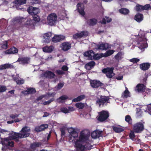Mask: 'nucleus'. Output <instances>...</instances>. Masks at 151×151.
Segmentation results:
<instances>
[{
	"mask_svg": "<svg viewBox=\"0 0 151 151\" xmlns=\"http://www.w3.org/2000/svg\"><path fill=\"white\" fill-rule=\"evenodd\" d=\"M90 133L87 130H83L80 133L79 139L75 142L76 151H84L90 150L92 147L87 141L89 139Z\"/></svg>",
	"mask_w": 151,
	"mask_h": 151,
	"instance_id": "obj_1",
	"label": "nucleus"
},
{
	"mask_svg": "<svg viewBox=\"0 0 151 151\" xmlns=\"http://www.w3.org/2000/svg\"><path fill=\"white\" fill-rule=\"evenodd\" d=\"M147 40L145 37V34L144 32L139 34L136 38V41L137 42L139 48L141 49L147 47Z\"/></svg>",
	"mask_w": 151,
	"mask_h": 151,
	"instance_id": "obj_2",
	"label": "nucleus"
},
{
	"mask_svg": "<svg viewBox=\"0 0 151 151\" xmlns=\"http://www.w3.org/2000/svg\"><path fill=\"white\" fill-rule=\"evenodd\" d=\"M111 99L108 96H101L100 98H98L96 101V104L99 105V106H104L107 105L108 104H110V99Z\"/></svg>",
	"mask_w": 151,
	"mask_h": 151,
	"instance_id": "obj_3",
	"label": "nucleus"
},
{
	"mask_svg": "<svg viewBox=\"0 0 151 151\" xmlns=\"http://www.w3.org/2000/svg\"><path fill=\"white\" fill-rule=\"evenodd\" d=\"M145 129L144 124L141 122H139L134 124L133 126L132 129L135 133H141Z\"/></svg>",
	"mask_w": 151,
	"mask_h": 151,
	"instance_id": "obj_4",
	"label": "nucleus"
},
{
	"mask_svg": "<svg viewBox=\"0 0 151 151\" xmlns=\"http://www.w3.org/2000/svg\"><path fill=\"white\" fill-rule=\"evenodd\" d=\"M47 19L48 25L51 26L54 25L57 19V15L55 13H51L47 16Z\"/></svg>",
	"mask_w": 151,
	"mask_h": 151,
	"instance_id": "obj_5",
	"label": "nucleus"
},
{
	"mask_svg": "<svg viewBox=\"0 0 151 151\" xmlns=\"http://www.w3.org/2000/svg\"><path fill=\"white\" fill-rule=\"evenodd\" d=\"M99 115L98 119L100 122H103L107 119L109 116V112L105 110H102L99 112Z\"/></svg>",
	"mask_w": 151,
	"mask_h": 151,
	"instance_id": "obj_6",
	"label": "nucleus"
},
{
	"mask_svg": "<svg viewBox=\"0 0 151 151\" xmlns=\"http://www.w3.org/2000/svg\"><path fill=\"white\" fill-rule=\"evenodd\" d=\"M114 68H104L102 70V72L106 74L107 78H111L114 75L113 73Z\"/></svg>",
	"mask_w": 151,
	"mask_h": 151,
	"instance_id": "obj_7",
	"label": "nucleus"
},
{
	"mask_svg": "<svg viewBox=\"0 0 151 151\" xmlns=\"http://www.w3.org/2000/svg\"><path fill=\"white\" fill-rule=\"evenodd\" d=\"M30 129L29 127L25 126L23 127L19 132L21 133L23 138L27 137L30 134Z\"/></svg>",
	"mask_w": 151,
	"mask_h": 151,
	"instance_id": "obj_8",
	"label": "nucleus"
},
{
	"mask_svg": "<svg viewBox=\"0 0 151 151\" xmlns=\"http://www.w3.org/2000/svg\"><path fill=\"white\" fill-rule=\"evenodd\" d=\"M65 38V36L63 35H55L52 40L53 42L56 43L64 40Z\"/></svg>",
	"mask_w": 151,
	"mask_h": 151,
	"instance_id": "obj_9",
	"label": "nucleus"
},
{
	"mask_svg": "<svg viewBox=\"0 0 151 151\" xmlns=\"http://www.w3.org/2000/svg\"><path fill=\"white\" fill-rule=\"evenodd\" d=\"M88 35V33L86 31H82L80 33H77L73 35V39H77L78 38H81L83 36H87Z\"/></svg>",
	"mask_w": 151,
	"mask_h": 151,
	"instance_id": "obj_10",
	"label": "nucleus"
},
{
	"mask_svg": "<svg viewBox=\"0 0 151 151\" xmlns=\"http://www.w3.org/2000/svg\"><path fill=\"white\" fill-rule=\"evenodd\" d=\"M78 11L80 14L84 16L85 14L84 12V6L82 3H78L77 4Z\"/></svg>",
	"mask_w": 151,
	"mask_h": 151,
	"instance_id": "obj_11",
	"label": "nucleus"
},
{
	"mask_svg": "<svg viewBox=\"0 0 151 151\" xmlns=\"http://www.w3.org/2000/svg\"><path fill=\"white\" fill-rule=\"evenodd\" d=\"M90 84L91 86L94 88H98L104 85V84L100 81L94 80H91L90 82Z\"/></svg>",
	"mask_w": 151,
	"mask_h": 151,
	"instance_id": "obj_12",
	"label": "nucleus"
},
{
	"mask_svg": "<svg viewBox=\"0 0 151 151\" xmlns=\"http://www.w3.org/2000/svg\"><path fill=\"white\" fill-rule=\"evenodd\" d=\"M109 48V45L106 43H102L101 44H97L96 45V49L101 50H106Z\"/></svg>",
	"mask_w": 151,
	"mask_h": 151,
	"instance_id": "obj_13",
	"label": "nucleus"
},
{
	"mask_svg": "<svg viewBox=\"0 0 151 151\" xmlns=\"http://www.w3.org/2000/svg\"><path fill=\"white\" fill-rule=\"evenodd\" d=\"M18 51L17 48L13 46L6 50L4 53L6 54H14L17 53Z\"/></svg>",
	"mask_w": 151,
	"mask_h": 151,
	"instance_id": "obj_14",
	"label": "nucleus"
},
{
	"mask_svg": "<svg viewBox=\"0 0 151 151\" xmlns=\"http://www.w3.org/2000/svg\"><path fill=\"white\" fill-rule=\"evenodd\" d=\"M48 125L47 124H43L39 126L36 127H35V130L37 132L45 130V129L48 128Z\"/></svg>",
	"mask_w": 151,
	"mask_h": 151,
	"instance_id": "obj_15",
	"label": "nucleus"
},
{
	"mask_svg": "<svg viewBox=\"0 0 151 151\" xmlns=\"http://www.w3.org/2000/svg\"><path fill=\"white\" fill-rule=\"evenodd\" d=\"M61 48L64 51H66L70 49L71 44L68 42H65L61 44Z\"/></svg>",
	"mask_w": 151,
	"mask_h": 151,
	"instance_id": "obj_16",
	"label": "nucleus"
},
{
	"mask_svg": "<svg viewBox=\"0 0 151 151\" xmlns=\"http://www.w3.org/2000/svg\"><path fill=\"white\" fill-rule=\"evenodd\" d=\"M35 25V23L33 20L28 19L24 24V26L29 29H30L33 28Z\"/></svg>",
	"mask_w": 151,
	"mask_h": 151,
	"instance_id": "obj_17",
	"label": "nucleus"
},
{
	"mask_svg": "<svg viewBox=\"0 0 151 151\" xmlns=\"http://www.w3.org/2000/svg\"><path fill=\"white\" fill-rule=\"evenodd\" d=\"M101 131L96 130L92 132L91 134V137L93 138L96 139L99 138L101 136Z\"/></svg>",
	"mask_w": 151,
	"mask_h": 151,
	"instance_id": "obj_18",
	"label": "nucleus"
},
{
	"mask_svg": "<svg viewBox=\"0 0 151 151\" xmlns=\"http://www.w3.org/2000/svg\"><path fill=\"white\" fill-rule=\"evenodd\" d=\"M150 63H145L140 64L139 68L141 70L145 71L148 70L150 68Z\"/></svg>",
	"mask_w": 151,
	"mask_h": 151,
	"instance_id": "obj_19",
	"label": "nucleus"
},
{
	"mask_svg": "<svg viewBox=\"0 0 151 151\" xmlns=\"http://www.w3.org/2000/svg\"><path fill=\"white\" fill-rule=\"evenodd\" d=\"M44 76L46 78L52 79L55 77V75L53 72L47 70L45 72Z\"/></svg>",
	"mask_w": 151,
	"mask_h": 151,
	"instance_id": "obj_20",
	"label": "nucleus"
},
{
	"mask_svg": "<svg viewBox=\"0 0 151 151\" xmlns=\"http://www.w3.org/2000/svg\"><path fill=\"white\" fill-rule=\"evenodd\" d=\"M94 52L92 50H89L85 52L83 55L85 57H88V59L90 60H93V55L92 54H94Z\"/></svg>",
	"mask_w": 151,
	"mask_h": 151,
	"instance_id": "obj_21",
	"label": "nucleus"
},
{
	"mask_svg": "<svg viewBox=\"0 0 151 151\" xmlns=\"http://www.w3.org/2000/svg\"><path fill=\"white\" fill-rule=\"evenodd\" d=\"M95 64V62L92 61L86 63L85 66V67L86 69L90 70L93 68Z\"/></svg>",
	"mask_w": 151,
	"mask_h": 151,
	"instance_id": "obj_22",
	"label": "nucleus"
},
{
	"mask_svg": "<svg viewBox=\"0 0 151 151\" xmlns=\"http://www.w3.org/2000/svg\"><path fill=\"white\" fill-rule=\"evenodd\" d=\"M97 20L95 18H92L88 20L87 23L90 26H93L97 23Z\"/></svg>",
	"mask_w": 151,
	"mask_h": 151,
	"instance_id": "obj_23",
	"label": "nucleus"
},
{
	"mask_svg": "<svg viewBox=\"0 0 151 151\" xmlns=\"http://www.w3.org/2000/svg\"><path fill=\"white\" fill-rule=\"evenodd\" d=\"M29 60V58L27 57H23L19 58L17 61L21 62V63L23 64H27L28 63Z\"/></svg>",
	"mask_w": 151,
	"mask_h": 151,
	"instance_id": "obj_24",
	"label": "nucleus"
},
{
	"mask_svg": "<svg viewBox=\"0 0 151 151\" xmlns=\"http://www.w3.org/2000/svg\"><path fill=\"white\" fill-rule=\"evenodd\" d=\"M24 19V18L20 17H16L12 19V22L14 24H20L23 21V20Z\"/></svg>",
	"mask_w": 151,
	"mask_h": 151,
	"instance_id": "obj_25",
	"label": "nucleus"
},
{
	"mask_svg": "<svg viewBox=\"0 0 151 151\" xmlns=\"http://www.w3.org/2000/svg\"><path fill=\"white\" fill-rule=\"evenodd\" d=\"M134 19L137 22H140L143 20V15L141 14L137 13L135 16Z\"/></svg>",
	"mask_w": 151,
	"mask_h": 151,
	"instance_id": "obj_26",
	"label": "nucleus"
},
{
	"mask_svg": "<svg viewBox=\"0 0 151 151\" xmlns=\"http://www.w3.org/2000/svg\"><path fill=\"white\" fill-rule=\"evenodd\" d=\"M145 86L143 84L139 83L136 87L137 91L139 92H144L145 91Z\"/></svg>",
	"mask_w": 151,
	"mask_h": 151,
	"instance_id": "obj_27",
	"label": "nucleus"
},
{
	"mask_svg": "<svg viewBox=\"0 0 151 151\" xmlns=\"http://www.w3.org/2000/svg\"><path fill=\"white\" fill-rule=\"evenodd\" d=\"M54 47L52 45L45 46L43 47V51L45 52H51L53 50Z\"/></svg>",
	"mask_w": 151,
	"mask_h": 151,
	"instance_id": "obj_28",
	"label": "nucleus"
},
{
	"mask_svg": "<svg viewBox=\"0 0 151 151\" xmlns=\"http://www.w3.org/2000/svg\"><path fill=\"white\" fill-rule=\"evenodd\" d=\"M42 145V143L40 142H34L31 144L30 147L31 149L35 150L37 147H39Z\"/></svg>",
	"mask_w": 151,
	"mask_h": 151,
	"instance_id": "obj_29",
	"label": "nucleus"
},
{
	"mask_svg": "<svg viewBox=\"0 0 151 151\" xmlns=\"http://www.w3.org/2000/svg\"><path fill=\"white\" fill-rule=\"evenodd\" d=\"M14 139H15L17 141L19 140V138H22L23 137L20 132L17 133L15 132L13 134L12 137Z\"/></svg>",
	"mask_w": 151,
	"mask_h": 151,
	"instance_id": "obj_30",
	"label": "nucleus"
},
{
	"mask_svg": "<svg viewBox=\"0 0 151 151\" xmlns=\"http://www.w3.org/2000/svg\"><path fill=\"white\" fill-rule=\"evenodd\" d=\"M119 12L122 14L126 15L129 13V10L126 8H122L119 10Z\"/></svg>",
	"mask_w": 151,
	"mask_h": 151,
	"instance_id": "obj_31",
	"label": "nucleus"
},
{
	"mask_svg": "<svg viewBox=\"0 0 151 151\" xmlns=\"http://www.w3.org/2000/svg\"><path fill=\"white\" fill-rule=\"evenodd\" d=\"M93 55V59H94V60H98L100 59L101 58L104 57V54L103 53L101 54H94Z\"/></svg>",
	"mask_w": 151,
	"mask_h": 151,
	"instance_id": "obj_32",
	"label": "nucleus"
},
{
	"mask_svg": "<svg viewBox=\"0 0 151 151\" xmlns=\"http://www.w3.org/2000/svg\"><path fill=\"white\" fill-rule=\"evenodd\" d=\"M69 132L71 136L73 137L74 138L77 137L78 136V133L75 129L73 128H71L69 130Z\"/></svg>",
	"mask_w": 151,
	"mask_h": 151,
	"instance_id": "obj_33",
	"label": "nucleus"
},
{
	"mask_svg": "<svg viewBox=\"0 0 151 151\" xmlns=\"http://www.w3.org/2000/svg\"><path fill=\"white\" fill-rule=\"evenodd\" d=\"M130 92L128 88H126V89L122 94V97L124 98H127L128 97H130Z\"/></svg>",
	"mask_w": 151,
	"mask_h": 151,
	"instance_id": "obj_34",
	"label": "nucleus"
},
{
	"mask_svg": "<svg viewBox=\"0 0 151 151\" xmlns=\"http://www.w3.org/2000/svg\"><path fill=\"white\" fill-rule=\"evenodd\" d=\"M85 98V96L84 95H81L78 96L76 98L73 99L72 100V102H76L78 101H80L84 99Z\"/></svg>",
	"mask_w": 151,
	"mask_h": 151,
	"instance_id": "obj_35",
	"label": "nucleus"
},
{
	"mask_svg": "<svg viewBox=\"0 0 151 151\" xmlns=\"http://www.w3.org/2000/svg\"><path fill=\"white\" fill-rule=\"evenodd\" d=\"M11 64L8 63L1 65H0V70H3L6 68H11Z\"/></svg>",
	"mask_w": 151,
	"mask_h": 151,
	"instance_id": "obj_36",
	"label": "nucleus"
},
{
	"mask_svg": "<svg viewBox=\"0 0 151 151\" xmlns=\"http://www.w3.org/2000/svg\"><path fill=\"white\" fill-rule=\"evenodd\" d=\"M125 120L129 124L132 125V119L129 115H127L125 116Z\"/></svg>",
	"mask_w": 151,
	"mask_h": 151,
	"instance_id": "obj_37",
	"label": "nucleus"
},
{
	"mask_svg": "<svg viewBox=\"0 0 151 151\" xmlns=\"http://www.w3.org/2000/svg\"><path fill=\"white\" fill-rule=\"evenodd\" d=\"M28 0H15L14 3L17 5H22L25 4Z\"/></svg>",
	"mask_w": 151,
	"mask_h": 151,
	"instance_id": "obj_38",
	"label": "nucleus"
},
{
	"mask_svg": "<svg viewBox=\"0 0 151 151\" xmlns=\"http://www.w3.org/2000/svg\"><path fill=\"white\" fill-rule=\"evenodd\" d=\"M135 132L133 129L130 131L129 136L130 139H132V141H134V138L135 137Z\"/></svg>",
	"mask_w": 151,
	"mask_h": 151,
	"instance_id": "obj_39",
	"label": "nucleus"
},
{
	"mask_svg": "<svg viewBox=\"0 0 151 151\" xmlns=\"http://www.w3.org/2000/svg\"><path fill=\"white\" fill-rule=\"evenodd\" d=\"M113 129L115 132L117 133H120L123 132L124 129L115 126H113Z\"/></svg>",
	"mask_w": 151,
	"mask_h": 151,
	"instance_id": "obj_40",
	"label": "nucleus"
},
{
	"mask_svg": "<svg viewBox=\"0 0 151 151\" xmlns=\"http://www.w3.org/2000/svg\"><path fill=\"white\" fill-rule=\"evenodd\" d=\"M75 106L77 108L82 109L85 106V104L84 103L81 102L77 103L75 104Z\"/></svg>",
	"mask_w": 151,
	"mask_h": 151,
	"instance_id": "obj_41",
	"label": "nucleus"
},
{
	"mask_svg": "<svg viewBox=\"0 0 151 151\" xmlns=\"http://www.w3.org/2000/svg\"><path fill=\"white\" fill-rule=\"evenodd\" d=\"M68 98V97L66 95H64L60 97L58 99V100L59 102H61V101L65 100Z\"/></svg>",
	"mask_w": 151,
	"mask_h": 151,
	"instance_id": "obj_42",
	"label": "nucleus"
},
{
	"mask_svg": "<svg viewBox=\"0 0 151 151\" xmlns=\"http://www.w3.org/2000/svg\"><path fill=\"white\" fill-rule=\"evenodd\" d=\"M29 94H32L35 93L36 91L35 88H27Z\"/></svg>",
	"mask_w": 151,
	"mask_h": 151,
	"instance_id": "obj_43",
	"label": "nucleus"
},
{
	"mask_svg": "<svg viewBox=\"0 0 151 151\" xmlns=\"http://www.w3.org/2000/svg\"><path fill=\"white\" fill-rule=\"evenodd\" d=\"M2 144L4 145L5 146L10 141V137H9L7 138H4L2 139Z\"/></svg>",
	"mask_w": 151,
	"mask_h": 151,
	"instance_id": "obj_44",
	"label": "nucleus"
},
{
	"mask_svg": "<svg viewBox=\"0 0 151 151\" xmlns=\"http://www.w3.org/2000/svg\"><path fill=\"white\" fill-rule=\"evenodd\" d=\"M114 52V50H110L107 51L105 53V55H104V57H106L109 56L112 54Z\"/></svg>",
	"mask_w": 151,
	"mask_h": 151,
	"instance_id": "obj_45",
	"label": "nucleus"
},
{
	"mask_svg": "<svg viewBox=\"0 0 151 151\" xmlns=\"http://www.w3.org/2000/svg\"><path fill=\"white\" fill-rule=\"evenodd\" d=\"M143 6L139 4H137L136 6V10L137 12H140L143 10Z\"/></svg>",
	"mask_w": 151,
	"mask_h": 151,
	"instance_id": "obj_46",
	"label": "nucleus"
},
{
	"mask_svg": "<svg viewBox=\"0 0 151 151\" xmlns=\"http://www.w3.org/2000/svg\"><path fill=\"white\" fill-rule=\"evenodd\" d=\"M39 12V9L38 8L34 7L32 15H36Z\"/></svg>",
	"mask_w": 151,
	"mask_h": 151,
	"instance_id": "obj_47",
	"label": "nucleus"
},
{
	"mask_svg": "<svg viewBox=\"0 0 151 151\" xmlns=\"http://www.w3.org/2000/svg\"><path fill=\"white\" fill-rule=\"evenodd\" d=\"M33 9H34V7L32 6H29L27 9V11L29 14L32 15Z\"/></svg>",
	"mask_w": 151,
	"mask_h": 151,
	"instance_id": "obj_48",
	"label": "nucleus"
},
{
	"mask_svg": "<svg viewBox=\"0 0 151 151\" xmlns=\"http://www.w3.org/2000/svg\"><path fill=\"white\" fill-rule=\"evenodd\" d=\"M7 89L6 87L3 85H0V93L3 92Z\"/></svg>",
	"mask_w": 151,
	"mask_h": 151,
	"instance_id": "obj_49",
	"label": "nucleus"
},
{
	"mask_svg": "<svg viewBox=\"0 0 151 151\" xmlns=\"http://www.w3.org/2000/svg\"><path fill=\"white\" fill-rule=\"evenodd\" d=\"M60 110L61 112L65 113H67L69 112V110L68 109L65 107H63L60 109Z\"/></svg>",
	"mask_w": 151,
	"mask_h": 151,
	"instance_id": "obj_50",
	"label": "nucleus"
},
{
	"mask_svg": "<svg viewBox=\"0 0 151 151\" xmlns=\"http://www.w3.org/2000/svg\"><path fill=\"white\" fill-rule=\"evenodd\" d=\"M54 100V99L53 98H52L47 101H45L43 103V104L44 105H48L52 102Z\"/></svg>",
	"mask_w": 151,
	"mask_h": 151,
	"instance_id": "obj_51",
	"label": "nucleus"
},
{
	"mask_svg": "<svg viewBox=\"0 0 151 151\" xmlns=\"http://www.w3.org/2000/svg\"><path fill=\"white\" fill-rule=\"evenodd\" d=\"M139 61V59L137 58H134L129 60V61L134 63H137Z\"/></svg>",
	"mask_w": 151,
	"mask_h": 151,
	"instance_id": "obj_52",
	"label": "nucleus"
},
{
	"mask_svg": "<svg viewBox=\"0 0 151 151\" xmlns=\"http://www.w3.org/2000/svg\"><path fill=\"white\" fill-rule=\"evenodd\" d=\"M7 42L6 41L1 45V47L2 48L6 49L7 48Z\"/></svg>",
	"mask_w": 151,
	"mask_h": 151,
	"instance_id": "obj_53",
	"label": "nucleus"
},
{
	"mask_svg": "<svg viewBox=\"0 0 151 151\" xmlns=\"http://www.w3.org/2000/svg\"><path fill=\"white\" fill-rule=\"evenodd\" d=\"M14 142L12 141H9L8 143L6 146H9L11 147H13L14 146Z\"/></svg>",
	"mask_w": 151,
	"mask_h": 151,
	"instance_id": "obj_54",
	"label": "nucleus"
},
{
	"mask_svg": "<svg viewBox=\"0 0 151 151\" xmlns=\"http://www.w3.org/2000/svg\"><path fill=\"white\" fill-rule=\"evenodd\" d=\"M19 116V114H11L9 117L10 118H11L12 119H15L16 118H17Z\"/></svg>",
	"mask_w": 151,
	"mask_h": 151,
	"instance_id": "obj_55",
	"label": "nucleus"
},
{
	"mask_svg": "<svg viewBox=\"0 0 151 151\" xmlns=\"http://www.w3.org/2000/svg\"><path fill=\"white\" fill-rule=\"evenodd\" d=\"M122 56V53L121 52H119L115 56V58L116 60H119V58H121Z\"/></svg>",
	"mask_w": 151,
	"mask_h": 151,
	"instance_id": "obj_56",
	"label": "nucleus"
},
{
	"mask_svg": "<svg viewBox=\"0 0 151 151\" xmlns=\"http://www.w3.org/2000/svg\"><path fill=\"white\" fill-rule=\"evenodd\" d=\"M52 36V33L51 32H48L46 33H45L44 36V38L45 37H47L48 38H50Z\"/></svg>",
	"mask_w": 151,
	"mask_h": 151,
	"instance_id": "obj_57",
	"label": "nucleus"
},
{
	"mask_svg": "<svg viewBox=\"0 0 151 151\" xmlns=\"http://www.w3.org/2000/svg\"><path fill=\"white\" fill-rule=\"evenodd\" d=\"M143 10H147L150 7V5L149 4H147L144 6H143Z\"/></svg>",
	"mask_w": 151,
	"mask_h": 151,
	"instance_id": "obj_58",
	"label": "nucleus"
},
{
	"mask_svg": "<svg viewBox=\"0 0 151 151\" xmlns=\"http://www.w3.org/2000/svg\"><path fill=\"white\" fill-rule=\"evenodd\" d=\"M16 83L17 84L21 85L24 83V81L23 79L18 80L16 81Z\"/></svg>",
	"mask_w": 151,
	"mask_h": 151,
	"instance_id": "obj_59",
	"label": "nucleus"
},
{
	"mask_svg": "<svg viewBox=\"0 0 151 151\" xmlns=\"http://www.w3.org/2000/svg\"><path fill=\"white\" fill-rule=\"evenodd\" d=\"M56 72L58 75H63L65 73L64 72L60 70H56Z\"/></svg>",
	"mask_w": 151,
	"mask_h": 151,
	"instance_id": "obj_60",
	"label": "nucleus"
},
{
	"mask_svg": "<svg viewBox=\"0 0 151 151\" xmlns=\"http://www.w3.org/2000/svg\"><path fill=\"white\" fill-rule=\"evenodd\" d=\"M61 69L64 71H67L68 69V68L67 66L64 65L62 67Z\"/></svg>",
	"mask_w": 151,
	"mask_h": 151,
	"instance_id": "obj_61",
	"label": "nucleus"
},
{
	"mask_svg": "<svg viewBox=\"0 0 151 151\" xmlns=\"http://www.w3.org/2000/svg\"><path fill=\"white\" fill-rule=\"evenodd\" d=\"M151 103L149 104L147 107V110L149 111V114L151 115Z\"/></svg>",
	"mask_w": 151,
	"mask_h": 151,
	"instance_id": "obj_62",
	"label": "nucleus"
},
{
	"mask_svg": "<svg viewBox=\"0 0 151 151\" xmlns=\"http://www.w3.org/2000/svg\"><path fill=\"white\" fill-rule=\"evenodd\" d=\"M60 131L61 132V135L62 137L63 136L65 135V130L63 128H61L60 129Z\"/></svg>",
	"mask_w": 151,
	"mask_h": 151,
	"instance_id": "obj_63",
	"label": "nucleus"
},
{
	"mask_svg": "<svg viewBox=\"0 0 151 151\" xmlns=\"http://www.w3.org/2000/svg\"><path fill=\"white\" fill-rule=\"evenodd\" d=\"M64 86V84L61 83H60L58 85V89H60Z\"/></svg>",
	"mask_w": 151,
	"mask_h": 151,
	"instance_id": "obj_64",
	"label": "nucleus"
}]
</instances>
